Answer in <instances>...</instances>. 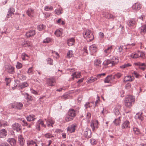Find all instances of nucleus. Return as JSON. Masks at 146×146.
<instances>
[{
  "mask_svg": "<svg viewBox=\"0 0 146 146\" xmlns=\"http://www.w3.org/2000/svg\"><path fill=\"white\" fill-rule=\"evenodd\" d=\"M91 114L90 112H88L86 115V118L88 119H89L91 118Z\"/></svg>",
  "mask_w": 146,
  "mask_h": 146,
  "instance_id": "obj_63",
  "label": "nucleus"
},
{
  "mask_svg": "<svg viewBox=\"0 0 146 146\" xmlns=\"http://www.w3.org/2000/svg\"><path fill=\"white\" fill-rule=\"evenodd\" d=\"M55 13L58 15H60L62 13L61 10L60 9H57L55 10Z\"/></svg>",
  "mask_w": 146,
  "mask_h": 146,
  "instance_id": "obj_55",
  "label": "nucleus"
},
{
  "mask_svg": "<svg viewBox=\"0 0 146 146\" xmlns=\"http://www.w3.org/2000/svg\"><path fill=\"white\" fill-rule=\"evenodd\" d=\"M79 108L70 109L65 117V120L67 122L72 120L79 113Z\"/></svg>",
  "mask_w": 146,
  "mask_h": 146,
  "instance_id": "obj_1",
  "label": "nucleus"
},
{
  "mask_svg": "<svg viewBox=\"0 0 146 146\" xmlns=\"http://www.w3.org/2000/svg\"><path fill=\"white\" fill-rule=\"evenodd\" d=\"M97 80V78L96 77H91L90 78H88V81L89 82H93Z\"/></svg>",
  "mask_w": 146,
  "mask_h": 146,
  "instance_id": "obj_41",
  "label": "nucleus"
},
{
  "mask_svg": "<svg viewBox=\"0 0 146 146\" xmlns=\"http://www.w3.org/2000/svg\"><path fill=\"white\" fill-rule=\"evenodd\" d=\"M12 128L13 130L18 132L21 130L22 127L20 124L15 123L12 125Z\"/></svg>",
  "mask_w": 146,
  "mask_h": 146,
  "instance_id": "obj_6",
  "label": "nucleus"
},
{
  "mask_svg": "<svg viewBox=\"0 0 146 146\" xmlns=\"http://www.w3.org/2000/svg\"><path fill=\"white\" fill-rule=\"evenodd\" d=\"M18 141L19 142L20 145L21 146H23L24 145L25 140L23 136L21 135H19L18 137Z\"/></svg>",
  "mask_w": 146,
  "mask_h": 146,
  "instance_id": "obj_13",
  "label": "nucleus"
},
{
  "mask_svg": "<svg viewBox=\"0 0 146 146\" xmlns=\"http://www.w3.org/2000/svg\"><path fill=\"white\" fill-rule=\"evenodd\" d=\"M35 117V115H29L27 117V119L29 121H34L36 119Z\"/></svg>",
  "mask_w": 146,
  "mask_h": 146,
  "instance_id": "obj_28",
  "label": "nucleus"
},
{
  "mask_svg": "<svg viewBox=\"0 0 146 146\" xmlns=\"http://www.w3.org/2000/svg\"><path fill=\"white\" fill-rule=\"evenodd\" d=\"M135 98L131 96H129L125 98V105L127 108H130L134 104Z\"/></svg>",
  "mask_w": 146,
  "mask_h": 146,
  "instance_id": "obj_3",
  "label": "nucleus"
},
{
  "mask_svg": "<svg viewBox=\"0 0 146 146\" xmlns=\"http://www.w3.org/2000/svg\"><path fill=\"white\" fill-rule=\"evenodd\" d=\"M135 65L136 66H142L146 67V64L145 63H142L140 62H136L134 63Z\"/></svg>",
  "mask_w": 146,
  "mask_h": 146,
  "instance_id": "obj_47",
  "label": "nucleus"
},
{
  "mask_svg": "<svg viewBox=\"0 0 146 146\" xmlns=\"http://www.w3.org/2000/svg\"><path fill=\"white\" fill-rule=\"evenodd\" d=\"M18 77L21 80H25L26 79V76L18 72L17 73Z\"/></svg>",
  "mask_w": 146,
  "mask_h": 146,
  "instance_id": "obj_30",
  "label": "nucleus"
},
{
  "mask_svg": "<svg viewBox=\"0 0 146 146\" xmlns=\"http://www.w3.org/2000/svg\"><path fill=\"white\" fill-rule=\"evenodd\" d=\"M7 141L12 146H15L16 144V141L13 138H9L8 139Z\"/></svg>",
  "mask_w": 146,
  "mask_h": 146,
  "instance_id": "obj_22",
  "label": "nucleus"
},
{
  "mask_svg": "<svg viewBox=\"0 0 146 146\" xmlns=\"http://www.w3.org/2000/svg\"><path fill=\"white\" fill-rule=\"evenodd\" d=\"M90 50L92 53H94L97 51V47L95 44H93L90 46Z\"/></svg>",
  "mask_w": 146,
  "mask_h": 146,
  "instance_id": "obj_20",
  "label": "nucleus"
},
{
  "mask_svg": "<svg viewBox=\"0 0 146 146\" xmlns=\"http://www.w3.org/2000/svg\"><path fill=\"white\" fill-rule=\"evenodd\" d=\"M54 34L57 36H60L62 35V32L60 30L57 29L55 32Z\"/></svg>",
  "mask_w": 146,
  "mask_h": 146,
  "instance_id": "obj_38",
  "label": "nucleus"
},
{
  "mask_svg": "<svg viewBox=\"0 0 146 146\" xmlns=\"http://www.w3.org/2000/svg\"><path fill=\"white\" fill-rule=\"evenodd\" d=\"M139 57L143 58L145 57V54L143 51H139Z\"/></svg>",
  "mask_w": 146,
  "mask_h": 146,
  "instance_id": "obj_53",
  "label": "nucleus"
},
{
  "mask_svg": "<svg viewBox=\"0 0 146 146\" xmlns=\"http://www.w3.org/2000/svg\"><path fill=\"white\" fill-rule=\"evenodd\" d=\"M53 9V7L52 6L49 7L48 6L45 7L44 8V10L46 11H51Z\"/></svg>",
  "mask_w": 146,
  "mask_h": 146,
  "instance_id": "obj_50",
  "label": "nucleus"
},
{
  "mask_svg": "<svg viewBox=\"0 0 146 146\" xmlns=\"http://www.w3.org/2000/svg\"><path fill=\"white\" fill-rule=\"evenodd\" d=\"M45 27L46 26L42 24L38 25L37 27L38 30L39 31H41L44 29Z\"/></svg>",
  "mask_w": 146,
  "mask_h": 146,
  "instance_id": "obj_37",
  "label": "nucleus"
},
{
  "mask_svg": "<svg viewBox=\"0 0 146 146\" xmlns=\"http://www.w3.org/2000/svg\"><path fill=\"white\" fill-rule=\"evenodd\" d=\"M135 22L133 19L130 20L128 22L127 25L129 27L133 26L135 24Z\"/></svg>",
  "mask_w": 146,
  "mask_h": 146,
  "instance_id": "obj_33",
  "label": "nucleus"
},
{
  "mask_svg": "<svg viewBox=\"0 0 146 146\" xmlns=\"http://www.w3.org/2000/svg\"><path fill=\"white\" fill-rule=\"evenodd\" d=\"M119 62L118 57L117 56H113L110 59L105 60L103 63L105 66L110 65V66H113L117 64Z\"/></svg>",
  "mask_w": 146,
  "mask_h": 146,
  "instance_id": "obj_2",
  "label": "nucleus"
},
{
  "mask_svg": "<svg viewBox=\"0 0 146 146\" xmlns=\"http://www.w3.org/2000/svg\"><path fill=\"white\" fill-rule=\"evenodd\" d=\"M102 15L106 18H113L114 16L111 14H109L108 13L106 12H103L102 13Z\"/></svg>",
  "mask_w": 146,
  "mask_h": 146,
  "instance_id": "obj_14",
  "label": "nucleus"
},
{
  "mask_svg": "<svg viewBox=\"0 0 146 146\" xmlns=\"http://www.w3.org/2000/svg\"><path fill=\"white\" fill-rule=\"evenodd\" d=\"M133 131L134 133L137 135H139L140 133L139 129L136 127H133Z\"/></svg>",
  "mask_w": 146,
  "mask_h": 146,
  "instance_id": "obj_40",
  "label": "nucleus"
},
{
  "mask_svg": "<svg viewBox=\"0 0 146 146\" xmlns=\"http://www.w3.org/2000/svg\"><path fill=\"white\" fill-rule=\"evenodd\" d=\"M46 122H48V123H49L50 124H53L54 123V121L51 119H48L46 121Z\"/></svg>",
  "mask_w": 146,
  "mask_h": 146,
  "instance_id": "obj_64",
  "label": "nucleus"
},
{
  "mask_svg": "<svg viewBox=\"0 0 146 146\" xmlns=\"http://www.w3.org/2000/svg\"><path fill=\"white\" fill-rule=\"evenodd\" d=\"M22 67V64L21 63L18 62L16 65V67L18 69H20Z\"/></svg>",
  "mask_w": 146,
  "mask_h": 146,
  "instance_id": "obj_52",
  "label": "nucleus"
},
{
  "mask_svg": "<svg viewBox=\"0 0 146 146\" xmlns=\"http://www.w3.org/2000/svg\"><path fill=\"white\" fill-rule=\"evenodd\" d=\"M36 128L38 131H40V124L39 123L38 121L37 122L36 124Z\"/></svg>",
  "mask_w": 146,
  "mask_h": 146,
  "instance_id": "obj_54",
  "label": "nucleus"
},
{
  "mask_svg": "<svg viewBox=\"0 0 146 146\" xmlns=\"http://www.w3.org/2000/svg\"><path fill=\"white\" fill-rule=\"evenodd\" d=\"M38 121L40 125H41L42 127L46 128V125L44 124L43 121L39 119Z\"/></svg>",
  "mask_w": 146,
  "mask_h": 146,
  "instance_id": "obj_51",
  "label": "nucleus"
},
{
  "mask_svg": "<svg viewBox=\"0 0 146 146\" xmlns=\"http://www.w3.org/2000/svg\"><path fill=\"white\" fill-rule=\"evenodd\" d=\"M131 65L128 63L125 64L120 66V68H125L127 67L130 66Z\"/></svg>",
  "mask_w": 146,
  "mask_h": 146,
  "instance_id": "obj_44",
  "label": "nucleus"
},
{
  "mask_svg": "<svg viewBox=\"0 0 146 146\" xmlns=\"http://www.w3.org/2000/svg\"><path fill=\"white\" fill-rule=\"evenodd\" d=\"M98 124L97 120L92 121H91L90 126L92 128L93 131H94L95 128L97 129L98 128Z\"/></svg>",
  "mask_w": 146,
  "mask_h": 146,
  "instance_id": "obj_11",
  "label": "nucleus"
},
{
  "mask_svg": "<svg viewBox=\"0 0 146 146\" xmlns=\"http://www.w3.org/2000/svg\"><path fill=\"white\" fill-rule=\"evenodd\" d=\"M2 123H1V126L5 127L7 125V122L5 121H4L3 120L2 121Z\"/></svg>",
  "mask_w": 146,
  "mask_h": 146,
  "instance_id": "obj_56",
  "label": "nucleus"
},
{
  "mask_svg": "<svg viewBox=\"0 0 146 146\" xmlns=\"http://www.w3.org/2000/svg\"><path fill=\"white\" fill-rule=\"evenodd\" d=\"M21 92L22 95L24 96L25 99L27 101H31L32 100L31 96H30L28 93H22V91Z\"/></svg>",
  "mask_w": 146,
  "mask_h": 146,
  "instance_id": "obj_17",
  "label": "nucleus"
},
{
  "mask_svg": "<svg viewBox=\"0 0 146 146\" xmlns=\"http://www.w3.org/2000/svg\"><path fill=\"white\" fill-rule=\"evenodd\" d=\"M44 137L47 138H50L54 137V136L50 133H47L44 134Z\"/></svg>",
  "mask_w": 146,
  "mask_h": 146,
  "instance_id": "obj_49",
  "label": "nucleus"
},
{
  "mask_svg": "<svg viewBox=\"0 0 146 146\" xmlns=\"http://www.w3.org/2000/svg\"><path fill=\"white\" fill-rule=\"evenodd\" d=\"M83 34L84 37L85 38H89L90 41H92L94 38V35L91 31L89 30L84 31Z\"/></svg>",
  "mask_w": 146,
  "mask_h": 146,
  "instance_id": "obj_4",
  "label": "nucleus"
},
{
  "mask_svg": "<svg viewBox=\"0 0 146 146\" xmlns=\"http://www.w3.org/2000/svg\"><path fill=\"white\" fill-rule=\"evenodd\" d=\"M22 121L23 123V124H22L23 125V126H26L28 128H31L32 125L33 124V122H32L30 123H27L26 121L25 120H22Z\"/></svg>",
  "mask_w": 146,
  "mask_h": 146,
  "instance_id": "obj_16",
  "label": "nucleus"
},
{
  "mask_svg": "<svg viewBox=\"0 0 146 146\" xmlns=\"http://www.w3.org/2000/svg\"><path fill=\"white\" fill-rule=\"evenodd\" d=\"M34 13V10L31 8H30L28 9L26 13L27 15L29 17H33V14Z\"/></svg>",
  "mask_w": 146,
  "mask_h": 146,
  "instance_id": "obj_24",
  "label": "nucleus"
},
{
  "mask_svg": "<svg viewBox=\"0 0 146 146\" xmlns=\"http://www.w3.org/2000/svg\"><path fill=\"white\" fill-rule=\"evenodd\" d=\"M7 135V132L5 129L0 130V137L4 138Z\"/></svg>",
  "mask_w": 146,
  "mask_h": 146,
  "instance_id": "obj_21",
  "label": "nucleus"
},
{
  "mask_svg": "<svg viewBox=\"0 0 146 146\" xmlns=\"http://www.w3.org/2000/svg\"><path fill=\"white\" fill-rule=\"evenodd\" d=\"M73 55V51L72 50H69L67 53V57L68 58H70Z\"/></svg>",
  "mask_w": 146,
  "mask_h": 146,
  "instance_id": "obj_46",
  "label": "nucleus"
},
{
  "mask_svg": "<svg viewBox=\"0 0 146 146\" xmlns=\"http://www.w3.org/2000/svg\"><path fill=\"white\" fill-rule=\"evenodd\" d=\"M132 74L133 75H134L136 78H139L141 77V76L139 75L138 73L136 71H134L132 72Z\"/></svg>",
  "mask_w": 146,
  "mask_h": 146,
  "instance_id": "obj_45",
  "label": "nucleus"
},
{
  "mask_svg": "<svg viewBox=\"0 0 146 146\" xmlns=\"http://www.w3.org/2000/svg\"><path fill=\"white\" fill-rule=\"evenodd\" d=\"M28 57V56L25 53H23L21 54V58L23 60H25L27 59L26 58Z\"/></svg>",
  "mask_w": 146,
  "mask_h": 146,
  "instance_id": "obj_43",
  "label": "nucleus"
},
{
  "mask_svg": "<svg viewBox=\"0 0 146 146\" xmlns=\"http://www.w3.org/2000/svg\"><path fill=\"white\" fill-rule=\"evenodd\" d=\"M122 75L121 73L118 72L115 74V76L117 78H119Z\"/></svg>",
  "mask_w": 146,
  "mask_h": 146,
  "instance_id": "obj_59",
  "label": "nucleus"
},
{
  "mask_svg": "<svg viewBox=\"0 0 146 146\" xmlns=\"http://www.w3.org/2000/svg\"><path fill=\"white\" fill-rule=\"evenodd\" d=\"M47 64H49L50 65H53V60L50 58H48L46 59Z\"/></svg>",
  "mask_w": 146,
  "mask_h": 146,
  "instance_id": "obj_42",
  "label": "nucleus"
},
{
  "mask_svg": "<svg viewBox=\"0 0 146 146\" xmlns=\"http://www.w3.org/2000/svg\"><path fill=\"white\" fill-rule=\"evenodd\" d=\"M29 86V84L27 82H25L20 84L19 85L18 87L19 89H22L28 87Z\"/></svg>",
  "mask_w": 146,
  "mask_h": 146,
  "instance_id": "obj_18",
  "label": "nucleus"
},
{
  "mask_svg": "<svg viewBox=\"0 0 146 146\" xmlns=\"http://www.w3.org/2000/svg\"><path fill=\"white\" fill-rule=\"evenodd\" d=\"M142 113H137L135 116V118L136 119H138L141 121H142L144 119V117L141 115Z\"/></svg>",
  "mask_w": 146,
  "mask_h": 146,
  "instance_id": "obj_27",
  "label": "nucleus"
},
{
  "mask_svg": "<svg viewBox=\"0 0 146 146\" xmlns=\"http://www.w3.org/2000/svg\"><path fill=\"white\" fill-rule=\"evenodd\" d=\"M111 77L110 76H107L105 79L104 82L105 83H110L111 80Z\"/></svg>",
  "mask_w": 146,
  "mask_h": 146,
  "instance_id": "obj_39",
  "label": "nucleus"
},
{
  "mask_svg": "<svg viewBox=\"0 0 146 146\" xmlns=\"http://www.w3.org/2000/svg\"><path fill=\"white\" fill-rule=\"evenodd\" d=\"M23 106V105L22 103L18 102L16 103V109L18 110H21Z\"/></svg>",
  "mask_w": 146,
  "mask_h": 146,
  "instance_id": "obj_35",
  "label": "nucleus"
},
{
  "mask_svg": "<svg viewBox=\"0 0 146 146\" xmlns=\"http://www.w3.org/2000/svg\"><path fill=\"white\" fill-rule=\"evenodd\" d=\"M27 47H28L29 46H32V43L31 42L28 41H27Z\"/></svg>",
  "mask_w": 146,
  "mask_h": 146,
  "instance_id": "obj_61",
  "label": "nucleus"
},
{
  "mask_svg": "<svg viewBox=\"0 0 146 146\" xmlns=\"http://www.w3.org/2000/svg\"><path fill=\"white\" fill-rule=\"evenodd\" d=\"M50 41V39L49 38H46L43 41V42L48 43Z\"/></svg>",
  "mask_w": 146,
  "mask_h": 146,
  "instance_id": "obj_62",
  "label": "nucleus"
},
{
  "mask_svg": "<svg viewBox=\"0 0 146 146\" xmlns=\"http://www.w3.org/2000/svg\"><path fill=\"white\" fill-rule=\"evenodd\" d=\"M35 31V30H31L26 33L25 35L27 38H29L33 36L36 34Z\"/></svg>",
  "mask_w": 146,
  "mask_h": 146,
  "instance_id": "obj_12",
  "label": "nucleus"
},
{
  "mask_svg": "<svg viewBox=\"0 0 146 146\" xmlns=\"http://www.w3.org/2000/svg\"><path fill=\"white\" fill-rule=\"evenodd\" d=\"M117 118L115 119L113 121V123L116 126H117L119 125L121 122L120 115Z\"/></svg>",
  "mask_w": 146,
  "mask_h": 146,
  "instance_id": "obj_19",
  "label": "nucleus"
},
{
  "mask_svg": "<svg viewBox=\"0 0 146 146\" xmlns=\"http://www.w3.org/2000/svg\"><path fill=\"white\" fill-rule=\"evenodd\" d=\"M141 32L142 34H145L146 33V25H143L140 28Z\"/></svg>",
  "mask_w": 146,
  "mask_h": 146,
  "instance_id": "obj_34",
  "label": "nucleus"
},
{
  "mask_svg": "<svg viewBox=\"0 0 146 146\" xmlns=\"http://www.w3.org/2000/svg\"><path fill=\"white\" fill-rule=\"evenodd\" d=\"M14 11L15 10L14 8H9L8 12V13L7 15V18H9L12 16V15L14 14Z\"/></svg>",
  "mask_w": 146,
  "mask_h": 146,
  "instance_id": "obj_15",
  "label": "nucleus"
},
{
  "mask_svg": "<svg viewBox=\"0 0 146 146\" xmlns=\"http://www.w3.org/2000/svg\"><path fill=\"white\" fill-rule=\"evenodd\" d=\"M134 79V78L131 76H127L125 77L124 80L125 82H131Z\"/></svg>",
  "mask_w": 146,
  "mask_h": 146,
  "instance_id": "obj_26",
  "label": "nucleus"
},
{
  "mask_svg": "<svg viewBox=\"0 0 146 146\" xmlns=\"http://www.w3.org/2000/svg\"><path fill=\"white\" fill-rule=\"evenodd\" d=\"M77 126L76 123L73 124L69 126L67 128V131L70 133H72L75 132Z\"/></svg>",
  "mask_w": 146,
  "mask_h": 146,
  "instance_id": "obj_8",
  "label": "nucleus"
},
{
  "mask_svg": "<svg viewBox=\"0 0 146 146\" xmlns=\"http://www.w3.org/2000/svg\"><path fill=\"white\" fill-rule=\"evenodd\" d=\"M75 40L73 38H71L68 40L67 44L69 46H71L74 43Z\"/></svg>",
  "mask_w": 146,
  "mask_h": 146,
  "instance_id": "obj_32",
  "label": "nucleus"
},
{
  "mask_svg": "<svg viewBox=\"0 0 146 146\" xmlns=\"http://www.w3.org/2000/svg\"><path fill=\"white\" fill-rule=\"evenodd\" d=\"M5 80L6 82V85H8L11 82L10 79L9 78H6L5 79Z\"/></svg>",
  "mask_w": 146,
  "mask_h": 146,
  "instance_id": "obj_58",
  "label": "nucleus"
},
{
  "mask_svg": "<svg viewBox=\"0 0 146 146\" xmlns=\"http://www.w3.org/2000/svg\"><path fill=\"white\" fill-rule=\"evenodd\" d=\"M80 73L78 74L77 75H76V73L74 72L72 75V78L73 80L74 79V77H75L76 78H78L80 77Z\"/></svg>",
  "mask_w": 146,
  "mask_h": 146,
  "instance_id": "obj_48",
  "label": "nucleus"
},
{
  "mask_svg": "<svg viewBox=\"0 0 146 146\" xmlns=\"http://www.w3.org/2000/svg\"><path fill=\"white\" fill-rule=\"evenodd\" d=\"M84 136L87 138H90L92 136V132L90 129L87 128L84 132Z\"/></svg>",
  "mask_w": 146,
  "mask_h": 146,
  "instance_id": "obj_7",
  "label": "nucleus"
},
{
  "mask_svg": "<svg viewBox=\"0 0 146 146\" xmlns=\"http://www.w3.org/2000/svg\"><path fill=\"white\" fill-rule=\"evenodd\" d=\"M130 123L128 120L124 121L121 124V128L122 129H125L130 127Z\"/></svg>",
  "mask_w": 146,
  "mask_h": 146,
  "instance_id": "obj_10",
  "label": "nucleus"
},
{
  "mask_svg": "<svg viewBox=\"0 0 146 146\" xmlns=\"http://www.w3.org/2000/svg\"><path fill=\"white\" fill-rule=\"evenodd\" d=\"M131 87V84L130 83H128L125 86V88L126 89H129Z\"/></svg>",
  "mask_w": 146,
  "mask_h": 146,
  "instance_id": "obj_60",
  "label": "nucleus"
},
{
  "mask_svg": "<svg viewBox=\"0 0 146 146\" xmlns=\"http://www.w3.org/2000/svg\"><path fill=\"white\" fill-rule=\"evenodd\" d=\"M101 61L99 59H97L94 61V65L97 67H100L101 65Z\"/></svg>",
  "mask_w": 146,
  "mask_h": 146,
  "instance_id": "obj_25",
  "label": "nucleus"
},
{
  "mask_svg": "<svg viewBox=\"0 0 146 146\" xmlns=\"http://www.w3.org/2000/svg\"><path fill=\"white\" fill-rule=\"evenodd\" d=\"M113 49L112 46H110L108 47L104 50V52L106 53L107 55H108L111 52Z\"/></svg>",
  "mask_w": 146,
  "mask_h": 146,
  "instance_id": "obj_29",
  "label": "nucleus"
},
{
  "mask_svg": "<svg viewBox=\"0 0 146 146\" xmlns=\"http://www.w3.org/2000/svg\"><path fill=\"white\" fill-rule=\"evenodd\" d=\"M130 56L133 58H136L139 57V51L137 53H133L130 55Z\"/></svg>",
  "mask_w": 146,
  "mask_h": 146,
  "instance_id": "obj_36",
  "label": "nucleus"
},
{
  "mask_svg": "<svg viewBox=\"0 0 146 146\" xmlns=\"http://www.w3.org/2000/svg\"><path fill=\"white\" fill-rule=\"evenodd\" d=\"M27 144L28 146H37V143L33 140L27 141Z\"/></svg>",
  "mask_w": 146,
  "mask_h": 146,
  "instance_id": "obj_31",
  "label": "nucleus"
},
{
  "mask_svg": "<svg viewBox=\"0 0 146 146\" xmlns=\"http://www.w3.org/2000/svg\"><path fill=\"white\" fill-rule=\"evenodd\" d=\"M141 5L139 3H136L134 4L132 6L133 11H138L141 8Z\"/></svg>",
  "mask_w": 146,
  "mask_h": 146,
  "instance_id": "obj_9",
  "label": "nucleus"
},
{
  "mask_svg": "<svg viewBox=\"0 0 146 146\" xmlns=\"http://www.w3.org/2000/svg\"><path fill=\"white\" fill-rule=\"evenodd\" d=\"M26 41L23 40L21 42V45L23 47H27Z\"/></svg>",
  "mask_w": 146,
  "mask_h": 146,
  "instance_id": "obj_57",
  "label": "nucleus"
},
{
  "mask_svg": "<svg viewBox=\"0 0 146 146\" xmlns=\"http://www.w3.org/2000/svg\"><path fill=\"white\" fill-rule=\"evenodd\" d=\"M5 68L7 72L9 74H13L15 72V68L11 65H9L6 66Z\"/></svg>",
  "mask_w": 146,
  "mask_h": 146,
  "instance_id": "obj_5",
  "label": "nucleus"
},
{
  "mask_svg": "<svg viewBox=\"0 0 146 146\" xmlns=\"http://www.w3.org/2000/svg\"><path fill=\"white\" fill-rule=\"evenodd\" d=\"M55 82V80L53 78H48L47 81V84L49 86H52L54 85L53 84Z\"/></svg>",
  "mask_w": 146,
  "mask_h": 146,
  "instance_id": "obj_23",
  "label": "nucleus"
}]
</instances>
